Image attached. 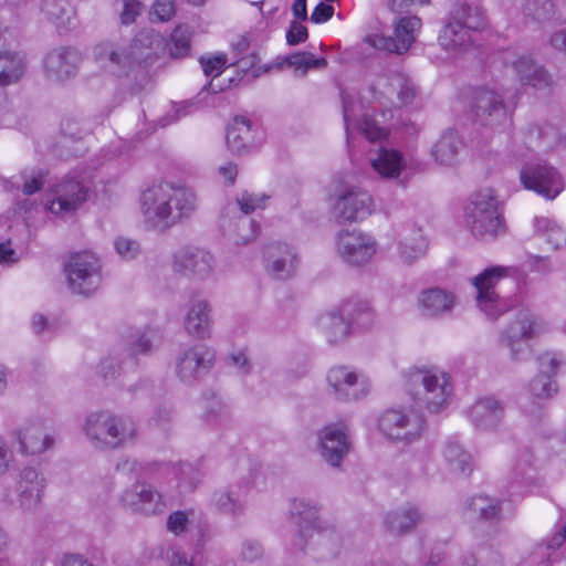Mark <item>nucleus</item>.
<instances>
[{"label": "nucleus", "instance_id": "1", "mask_svg": "<svg viewBox=\"0 0 566 566\" xmlns=\"http://www.w3.org/2000/svg\"><path fill=\"white\" fill-rule=\"evenodd\" d=\"M198 206L197 193L179 184H154L140 196V210L146 223L163 231L190 218Z\"/></svg>", "mask_w": 566, "mask_h": 566}, {"label": "nucleus", "instance_id": "2", "mask_svg": "<svg viewBox=\"0 0 566 566\" xmlns=\"http://www.w3.org/2000/svg\"><path fill=\"white\" fill-rule=\"evenodd\" d=\"M82 431L90 444L98 451H109L135 442L137 426L108 410L91 412L82 423Z\"/></svg>", "mask_w": 566, "mask_h": 566}, {"label": "nucleus", "instance_id": "3", "mask_svg": "<svg viewBox=\"0 0 566 566\" xmlns=\"http://www.w3.org/2000/svg\"><path fill=\"white\" fill-rule=\"evenodd\" d=\"M408 384L413 399L430 412L441 410L448 403L452 392L449 375L437 368L417 369L410 373Z\"/></svg>", "mask_w": 566, "mask_h": 566}, {"label": "nucleus", "instance_id": "4", "mask_svg": "<svg viewBox=\"0 0 566 566\" xmlns=\"http://www.w3.org/2000/svg\"><path fill=\"white\" fill-rule=\"evenodd\" d=\"M467 222L473 235L480 239H492L504 231L502 212L493 190L472 196L467 208Z\"/></svg>", "mask_w": 566, "mask_h": 566}, {"label": "nucleus", "instance_id": "5", "mask_svg": "<svg viewBox=\"0 0 566 566\" xmlns=\"http://www.w3.org/2000/svg\"><path fill=\"white\" fill-rule=\"evenodd\" d=\"M378 427L388 439L409 444L420 439L426 420L413 408L389 409L379 418Z\"/></svg>", "mask_w": 566, "mask_h": 566}, {"label": "nucleus", "instance_id": "6", "mask_svg": "<svg viewBox=\"0 0 566 566\" xmlns=\"http://www.w3.org/2000/svg\"><path fill=\"white\" fill-rule=\"evenodd\" d=\"M520 181L527 190L553 200L564 189L559 171L545 161H524L520 168Z\"/></svg>", "mask_w": 566, "mask_h": 566}, {"label": "nucleus", "instance_id": "7", "mask_svg": "<svg viewBox=\"0 0 566 566\" xmlns=\"http://www.w3.org/2000/svg\"><path fill=\"white\" fill-rule=\"evenodd\" d=\"M101 269L99 260L91 252L72 255L65 266L71 290L83 295L94 293L102 282Z\"/></svg>", "mask_w": 566, "mask_h": 566}, {"label": "nucleus", "instance_id": "8", "mask_svg": "<svg viewBox=\"0 0 566 566\" xmlns=\"http://www.w3.org/2000/svg\"><path fill=\"white\" fill-rule=\"evenodd\" d=\"M87 199V188L75 175H66L50 189L46 210L55 216L75 212Z\"/></svg>", "mask_w": 566, "mask_h": 566}, {"label": "nucleus", "instance_id": "9", "mask_svg": "<svg viewBox=\"0 0 566 566\" xmlns=\"http://www.w3.org/2000/svg\"><path fill=\"white\" fill-rule=\"evenodd\" d=\"M512 272H514V268L495 265L485 269L473 279L478 306L491 318H496L505 311L495 292V286L502 279L511 275Z\"/></svg>", "mask_w": 566, "mask_h": 566}, {"label": "nucleus", "instance_id": "10", "mask_svg": "<svg viewBox=\"0 0 566 566\" xmlns=\"http://www.w3.org/2000/svg\"><path fill=\"white\" fill-rule=\"evenodd\" d=\"M548 331V324L528 310L520 311L502 334L501 342L511 349L512 357L523 352L524 344Z\"/></svg>", "mask_w": 566, "mask_h": 566}, {"label": "nucleus", "instance_id": "11", "mask_svg": "<svg viewBox=\"0 0 566 566\" xmlns=\"http://www.w3.org/2000/svg\"><path fill=\"white\" fill-rule=\"evenodd\" d=\"M370 317L371 314L367 307L355 311L354 306L347 303L338 310L322 315L318 319V324L324 331L328 342L331 344H338L349 335L354 323H358L360 318L369 321Z\"/></svg>", "mask_w": 566, "mask_h": 566}, {"label": "nucleus", "instance_id": "12", "mask_svg": "<svg viewBox=\"0 0 566 566\" xmlns=\"http://www.w3.org/2000/svg\"><path fill=\"white\" fill-rule=\"evenodd\" d=\"M172 271L186 277L209 279L216 268L213 255L200 248L186 247L174 253Z\"/></svg>", "mask_w": 566, "mask_h": 566}, {"label": "nucleus", "instance_id": "13", "mask_svg": "<svg viewBox=\"0 0 566 566\" xmlns=\"http://www.w3.org/2000/svg\"><path fill=\"white\" fill-rule=\"evenodd\" d=\"M336 250L346 263L363 265L375 255L377 243L371 235L361 231H342L337 235Z\"/></svg>", "mask_w": 566, "mask_h": 566}, {"label": "nucleus", "instance_id": "14", "mask_svg": "<svg viewBox=\"0 0 566 566\" xmlns=\"http://www.w3.org/2000/svg\"><path fill=\"white\" fill-rule=\"evenodd\" d=\"M374 211L371 196L358 188L349 187L337 195L334 205V216L339 222L364 220Z\"/></svg>", "mask_w": 566, "mask_h": 566}, {"label": "nucleus", "instance_id": "15", "mask_svg": "<svg viewBox=\"0 0 566 566\" xmlns=\"http://www.w3.org/2000/svg\"><path fill=\"white\" fill-rule=\"evenodd\" d=\"M214 352L202 344L185 348L176 358L175 371L182 382H192L211 368Z\"/></svg>", "mask_w": 566, "mask_h": 566}, {"label": "nucleus", "instance_id": "16", "mask_svg": "<svg viewBox=\"0 0 566 566\" xmlns=\"http://www.w3.org/2000/svg\"><path fill=\"white\" fill-rule=\"evenodd\" d=\"M327 382L339 400H357L369 390L366 377L346 366H336L328 370Z\"/></svg>", "mask_w": 566, "mask_h": 566}, {"label": "nucleus", "instance_id": "17", "mask_svg": "<svg viewBox=\"0 0 566 566\" xmlns=\"http://www.w3.org/2000/svg\"><path fill=\"white\" fill-rule=\"evenodd\" d=\"M421 28V21L417 17H402L395 25L394 36L371 35L367 42L377 50L402 54L415 42L416 32Z\"/></svg>", "mask_w": 566, "mask_h": 566}, {"label": "nucleus", "instance_id": "18", "mask_svg": "<svg viewBox=\"0 0 566 566\" xmlns=\"http://www.w3.org/2000/svg\"><path fill=\"white\" fill-rule=\"evenodd\" d=\"M505 92L497 87H481L475 92L473 112L475 119L482 125L493 126L507 119L504 103Z\"/></svg>", "mask_w": 566, "mask_h": 566}, {"label": "nucleus", "instance_id": "19", "mask_svg": "<svg viewBox=\"0 0 566 566\" xmlns=\"http://www.w3.org/2000/svg\"><path fill=\"white\" fill-rule=\"evenodd\" d=\"M503 61L513 70L522 85L538 90L547 88L552 85L549 73L530 55H517L512 51H507L503 54Z\"/></svg>", "mask_w": 566, "mask_h": 566}, {"label": "nucleus", "instance_id": "20", "mask_svg": "<svg viewBox=\"0 0 566 566\" xmlns=\"http://www.w3.org/2000/svg\"><path fill=\"white\" fill-rule=\"evenodd\" d=\"M44 489L45 479L34 468L22 469L15 483L19 507L28 513L35 512L42 501Z\"/></svg>", "mask_w": 566, "mask_h": 566}, {"label": "nucleus", "instance_id": "21", "mask_svg": "<svg viewBox=\"0 0 566 566\" xmlns=\"http://www.w3.org/2000/svg\"><path fill=\"white\" fill-rule=\"evenodd\" d=\"M264 266L268 274L279 280L292 277L298 268L296 251L286 243H272L264 249Z\"/></svg>", "mask_w": 566, "mask_h": 566}, {"label": "nucleus", "instance_id": "22", "mask_svg": "<svg viewBox=\"0 0 566 566\" xmlns=\"http://www.w3.org/2000/svg\"><path fill=\"white\" fill-rule=\"evenodd\" d=\"M81 62L80 53L71 48H57L50 51L43 61L49 80L63 82L73 77Z\"/></svg>", "mask_w": 566, "mask_h": 566}, {"label": "nucleus", "instance_id": "23", "mask_svg": "<svg viewBox=\"0 0 566 566\" xmlns=\"http://www.w3.org/2000/svg\"><path fill=\"white\" fill-rule=\"evenodd\" d=\"M12 437L19 444V451L22 454H40L54 443L53 436L40 421L23 424L12 432Z\"/></svg>", "mask_w": 566, "mask_h": 566}, {"label": "nucleus", "instance_id": "24", "mask_svg": "<svg viewBox=\"0 0 566 566\" xmlns=\"http://www.w3.org/2000/svg\"><path fill=\"white\" fill-rule=\"evenodd\" d=\"M122 502L132 511L145 515L158 514L165 507L161 494L146 483H135L132 488L125 490Z\"/></svg>", "mask_w": 566, "mask_h": 566}, {"label": "nucleus", "instance_id": "25", "mask_svg": "<svg viewBox=\"0 0 566 566\" xmlns=\"http://www.w3.org/2000/svg\"><path fill=\"white\" fill-rule=\"evenodd\" d=\"M321 454L333 467L339 465L349 450V441L345 428L339 424H331L319 432Z\"/></svg>", "mask_w": 566, "mask_h": 566}, {"label": "nucleus", "instance_id": "26", "mask_svg": "<svg viewBox=\"0 0 566 566\" xmlns=\"http://www.w3.org/2000/svg\"><path fill=\"white\" fill-rule=\"evenodd\" d=\"M99 64L116 76L127 75L135 69L127 46L119 43H103L95 48Z\"/></svg>", "mask_w": 566, "mask_h": 566}, {"label": "nucleus", "instance_id": "27", "mask_svg": "<svg viewBox=\"0 0 566 566\" xmlns=\"http://www.w3.org/2000/svg\"><path fill=\"white\" fill-rule=\"evenodd\" d=\"M163 46L161 36L154 31L138 33L127 46L134 66H147L158 59V52Z\"/></svg>", "mask_w": 566, "mask_h": 566}, {"label": "nucleus", "instance_id": "28", "mask_svg": "<svg viewBox=\"0 0 566 566\" xmlns=\"http://www.w3.org/2000/svg\"><path fill=\"white\" fill-rule=\"evenodd\" d=\"M211 306L206 300H195L190 303L185 317V329L188 335L207 339L211 336Z\"/></svg>", "mask_w": 566, "mask_h": 566}, {"label": "nucleus", "instance_id": "29", "mask_svg": "<svg viewBox=\"0 0 566 566\" xmlns=\"http://www.w3.org/2000/svg\"><path fill=\"white\" fill-rule=\"evenodd\" d=\"M440 46L451 56H459L468 52L474 44L471 31L459 23H447L438 38Z\"/></svg>", "mask_w": 566, "mask_h": 566}, {"label": "nucleus", "instance_id": "30", "mask_svg": "<svg viewBox=\"0 0 566 566\" xmlns=\"http://www.w3.org/2000/svg\"><path fill=\"white\" fill-rule=\"evenodd\" d=\"M419 307L423 315L437 317L450 313L455 303L453 293L436 287L422 291L418 297Z\"/></svg>", "mask_w": 566, "mask_h": 566}, {"label": "nucleus", "instance_id": "31", "mask_svg": "<svg viewBox=\"0 0 566 566\" xmlns=\"http://www.w3.org/2000/svg\"><path fill=\"white\" fill-rule=\"evenodd\" d=\"M502 416V405L493 397H486L478 400L470 411L472 423L482 430L495 428L500 423Z\"/></svg>", "mask_w": 566, "mask_h": 566}, {"label": "nucleus", "instance_id": "32", "mask_svg": "<svg viewBox=\"0 0 566 566\" xmlns=\"http://www.w3.org/2000/svg\"><path fill=\"white\" fill-rule=\"evenodd\" d=\"M370 163L374 170L384 179H398L406 167L402 154L392 148H380Z\"/></svg>", "mask_w": 566, "mask_h": 566}, {"label": "nucleus", "instance_id": "33", "mask_svg": "<svg viewBox=\"0 0 566 566\" xmlns=\"http://www.w3.org/2000/svg\"><path fill=\"white\" fill-rule=\"evenodd\" d=\"M463 143L455 132H446L434 144L431 154L441 166H453L459 161Z\"/></svg>", "mask_w": 566, "mask_h": 566}, {"label": "nucleus", "instance_id": "34", "mask_svg": "<svg viewBox=\"0 0 566 566\" xmlns=\"http://www.w3.org/2000/svg\"><path fill=\"white\" fill-rule=\"evenodd\" d=\"M254 143L252 124L245 117H237L227 132V145L234 154L248 150Z\"/></svg>", "mask_w": 566, "mask_h": 566}, {"label": "nucleus", "instance_id": "35", "mask_svg": "<svg viewBox=\"0 0 566 566\" xmlns=\"http://www.w3.org/2000/svg\"><path fill=\"white\" fill-rule=\"evenodd\" d=\"M534 233L554 250L566 245V230L554 219L536 216L533 220Z\"/></svg>", "mask_w": 566, "mask_h": 566}, {"label": "nucleus", "instance_id": "36", "mask_svg": "<svg viewBox=\"0 0 566 566\" xmlns=\"http://www.w3.org/2000/svg\"><path fill=\"white\" fill-rule=\"evenodd\" d=\"M25 72V60L15 51H0V87L17 83Z\"/></svg>", "mask_w": 566, "mask_h": 566}, {"label": "nucleus", "instance_id": "37", "mask_svg": "<svg viewBox=\"0 0 566 566\" xmlns=\"http://www.w3.org/2000/svg\"><path fill=\"white\" fill-rule=\"evenodd\" d=\"M427 250V241L420 229L411 231V233H400L398 243V254L402 262L412 263L423 256Z\"/></svg>", "mask_w": 566, "mask_h": 566}, {"label": "nucleus", "instance_id": "38", "mask_svg": "<svg viewBox=\"0 0 566 566\" xmlns=\"http://www.w3.org/2000/svg\"><path fill=\"white\" fill-rule=\"evenodd\" d=\"M421 521L422 514L419 510L413 506H408L388 514L386 525L391 533L400 535L413 530Z\"/></svg>", "mask_w": 566, "mask_h": 566}, {"label": "nucleus", "instance_id": "39", "mask_svg": "<svg viewBox=\"0 0 566 566\" xmlns=\"http://www.w3.org/2000/svg\"><path fill=\"white\" fill-rule=\"evenodd\" d=\"M451 23H459L462 28L473 32L485 24L484 13L478 6L468 3L458 4L451 11Z\"/></svg>", "mask_w": 566, "mask_h": 566}, {"label": "nucleus", "instance_id": "40", "mask_svg": "<svg viewBox=\"0 0 566 566\" xmlns=\"http://www.w3.org/2000/svg\"><path fill=\"white\" fill-rule=\"evenodd\" d=\"M467 513L473 520L494 521L500 516V502L495 499L478 495L467 504Z\"/></svg>", "mask_w": 566, "mask_h": 566}, {"label": "nucleus", "instance_id": "41", "mask_svg": "<svg viewBox=\"0 0 566 566\" xmlns=\"http://www.w3.org/2000/svg\"><path fill=\"white\" fill-rule=\"evenodd\" d=\"M443 458L453 473L468 474L472 471L471 454L453 440L446 443Z\"/></svg>", "mask_w": 566, "mask_h": 566}, {"label": "nucleus", "instance_id": "42", "mask_svg": "<svg viewBox=\"0 0 566 566\" xmlns=\"http://www.w3.org/2000/svg\"><path fill=\"white\" fill-rule=\"evenodd\" d=\"M211 505L220 513L239 515L244 510V501L229 489L217 490L211 497Z\"/></svg>", "mask_w": 566, "mask_h": 566}, {"label": "nucleus", "instance_id": "43", "mask_svg": "<svg viewBox=\"0 0 566 566\" xmlns=\"http://www.w3.org/2000/svg\"><path fill=\"white\" fill-rule=\"evenodd\" d=\"M291 514L300 525V534L304 536L305 530H314L317 521V509L308 501L297 499L292 502Z\"/></svg>", "mask_w": 566, "mask_h": 566}, {"label": "nucleus", "instance_id": "44", "mask_svg": "<svg viewBox=\"0 0 566 566\" xmlns=\"http://www.w3.org/2000/svg\"><path fill=\"white\" fill-rule=\"evenodd\" d=\"M268 199L269 197L264 193L243 191L237 197L235 202L228 205L227 212L235 214L237 211H241L243 214L248 216L258 209L264 208Z\"/></svg>", "mask_w": 566, "mask_h": 566}, {"label": "nucleus", "instance_id": "45", "mask_svg": "<svg viewBox=\"0 0 566 566\" xmlns=\"http://www.w3.org/2000/svg\"><path fill=\"white\" fill-rule=\"evenodd\" d=\"M229 233L235 244H247L256 238L259 224L244 214L234 224H229Z\"/></svg>", "mask_w": 566, "mask_h": 566}, {"label": "nucleus", "instance_id": "46", "mask_svg": "<svg viewBox=\"0 0 566 566\" xmlns=\"http://www.w3.org/2000/svg\"><path fill=\"white\" fill-rule=\"evenodd\" d=\"M191 48V32L188 27H177L170 35L168 49L171 57L184 59L189 55Z\"/></svg>", "mask_w": 566, "mask_h": 566}, {"label": "nucleus", "instance_id": "47", "mask_svg": "<svg viewBox=\"0 0 566 566\" xmlns=\"http://www.w3.org/2000/svg\"><path fill=\"white\" fill-rule=\"evenodd\" d=\"M523 13L533 21H548L554 14L553 0H525Z\"/></svg>", "mask_w": 566, "mask_h": 566}, {"label": "nucleus", "instance_id": "48", "mask_svg": "<svg viewBox=\"0 0 566 566\" xmlns=\"http://www.w3.org/2000/svg\"><path fill=\"white\" fill-rule=\"evenodd\" d=\"M530 392L535 398H548L557 390L556 382L551 375H546L539 370V374L530 382Z\"/></svg>", "mask_w": 566, "mask_h": 566}, {"label": "nucleus", "instance_id": "49", "mask_svg": "<svg viewBox=\"0 0 566 566\" xmlns=\"http://www.w3.org/2000/svg\"><path fill=\"white\" fill-rule=\"evenodd\" d=\"M259 56L255 53L241 56L233 64L243 73L251 72L252 77H258L271 70V65L258 66Z\"/></svg>", "mask_w": 566, "mask_h": 566}, {"label": "nucleus", "instance_id": "50", "mask_svg": "<svg viewBox=\"0 0 566 566\" xmlns=\"http://www.w3.org/2000/svg\"><path fill=\"white\" fill-rule=\"evenodd\" d=\"M154 333L149 329L137 331L132 336L130 353L132 355L147 354L153 348Z\"/></svg>", "mask_w": 566, "mask_h": 566}, {"label": "nucleus", "instance_id": "51", "mask_svg": "<svg viewBox=\"0 0 566 566\" xmlns=\"http://www.w3.org/2000/svg\"><path fill=\"white\" fill-rule=\"evenodd\" d=\"M467 566H500L501 557L496 552L481 548L474 555L465 558Z\"/></svg>", "mask_w": 566, "mask_h": 566}, {"label": "nucleus", "instance_id": "52", "mask_svg": "<svg viewBox=\"0 0 566 566\" xmlns=\"http://www.w3.org/2000/svg\"><path fill=\"white\" fill-rule=\"evenodd\" d=\"M201 67L207 76H219L226 69L228 59L226 54H217L209 57H200Z\"/></svg>", "mask_w": 566, "mask_h": 566}, {"label": "nucleus", "instance_id": "53", "mask_svg": "<svg viewBox=\"0 0 566 566\" xmlns=\"http://www.w3.org/2000/svg\"><path fill=\"white\" fill-rule=\"evenodd\" d=\"M191 514V511L172 512L171 514H169L167 518V530L175 535H180L185 533L190 523L189 516Z\"/></svg>", "mask_w": 566, "mask_h": 566}, {"label": "nucleus", "instance_id": "54", "mask_svg": "<svg viewBox=\"0 0 566 566\" xmlns=\"http://www.w3.org/2000/svg\"><path fill=\"white\" fill-rule=\"evenodd\" d=\"M175 3L171 0H157L153 4L150 11L151 20L165 22L169 21L175 15Z\"/></svg>", "mask_w": 566, "mask_h": 566}, {"label": "nucleus", "instance_id": "55", "mask_svg": "<svg viewBox=\"0 0 566 566\" xmlns=\"http://www.w3.org/2000/svg\"><path fill=\"white\" fill-rule=\"evenodd\" d=\"M563 356L557 353H545L539 356L538 363H539V370L546 375H555L559 368V366L563 364Z\"/></svg>", "mask_w": 566, "mask_h": 566}, {"label": "nucleus", "instance_id": "56", "mask_svg": "<svg viewBox=\"0 0 566 566\" xmlns=\"http://www.w3.org/2000/svg\"><path fill=\"white\" fill-rule=\"evenodd\" d=\"M360 133L370 142H376L386 136V130L378 126L374 118L365 116L359 127Z\"/></svg>", "mask_w": 566, "mask_h": 566}, {"label": "nucleus", "instance_id": "57", "mask_svg": "<svg viewBox=\"0 0 566 566\" xmlns=\"http://www.w3.org/2000/svg\"><path fill=\"white\" fill-rule=\"evenodd\" d=\"M114 245L116 252L127 260L134 259L139 253L138 242L127 238H117Z\"/></svg>", "mask_w": 566, "mask_h": 566}, {"label": "nucleus", "instance_id": "58", "mask_svg": "<svg viewBox=\"0 0 566 566\" xmlns=\"http://www.w3.org/2000/svg\"><path fill=\"white\" fill-rule=\"evenodd\" d=\"M143 4L138 0H124L123 10L120 12V21L123 24L135 22L136 18L142 13Z\"/></svg>", "mask_w": 566, "mask_h": 566}, {"label": "nucleus", "instance_id": "59", "mask_svg": "<svg viewBox=\"0 0 566 566\" xmlns=\"http://www.w3.org/2000/svg\"><path fill=\"white\" fill-rule=\"evenodd\" d=\"M23 188L22 191L24 195H33L39 191L44 185L45 174L42 170L36 172H32L31 175L23 174Z\"/></svg>", "mask_w": 566, "mask_h": 566}, {"label": "nucleus", "instance_id": "60", "mask_svg": "<svg viewBox=\"0 0 566 566\" xmlns=\"http://www.w3.org/2000/svg\"><path fill=\"white\" fill-rule=\"evenodd\" d=\"M395 81L399 84L398 98L402 104H409L416 96L417 91L412 82L401 76H397Z\"/></svg>", "mask_w": 566, "mask_h": 566}, {"label": "nucleus", "instance_id": "61", "mask_svg": "<svg viewBox=\"0 0 566 566\" xmlns=\"http://www.w3.org/2000/svg\"><path fill=\"white\" fill-rule=\"evenodd\" d=\"M308 36L307 29L300 22L293 21L286 32V41L290 45L304 42Z\"/></svg>", "mask_w": 566, "mask_h": 566}, {"label": "nucleus", "instance_id": "62", "mask_svg": "<svg viewBox=\"0 0 566 566\" xmlns=\"http://www.w3.org/2000/svg\"><path fill=\"white\" fill-rule=\"evenodd\" d=\"M42 11L50 20H59L65 11L63 0H43Z\"/></svg>", "mask_w": 566, "mask_h": 566}, {"label": "nucleus", "instance_id": "63", "mask_svg": "<svg viewBox=\"0 0 566 566\" xmlns=\"http://www.w3.org/2000/svg\"><path fill=\"white\" fill-rule=\"evenodd\" d=\"M262 545L255 539H245L242 543L241 555L245 560L253 562L262 555Z\"/></svg>", "mask_w": 566, "mask_h": 566}, {"label": "nucleus", "instance_id": "64", "mask_svg": "<svg viewBox=\"0 0 566 566\" xmlns=\"http://www.w3.org/2000/svg\"><path fill=\"white\" fill-rule=\"evenodd\" d=\"M334 14V8L324 2L318 3L311 14V21L314 23H324L328 21Z\"/></svg>", "mask_w": 566, "mask_h": 566}]
</instances>
